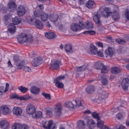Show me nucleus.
Instances as JSON below:
<instances>
[{
  "label": "nucleus",
  "mask_w": 129,
  "mask_h": 129,
  "mask_svg": "<svg viewBox=\"0 0 129 129\" xmlns=\"http://www.w3.org/2000/svg\"><path fill=\"white\" fill-rule=\"evenodd\" d=\"M105 12L107 15L105 17H108L110 16L111 14L112 13V12L111 11L110 9L108 7H106L104 9V11H102L100 9L97 12L95 13L93 16V19L96 24L101 26L102 25V22L100 18L102 15L105 16L104 14V12Z\"/></svg>",
  "instance_id": "nucleus-1"
},
{
  "label": "nucleus",
  "mask_w": 129,
  "mask_h": 129,
  "mask_svg": "<svg viewBox=\"0 0 129 129\" xmlns=\"http://www.w3.org/2000/svg\"><path fill=\"white\" fill-rule=\"evenodd\" d=\"M44 6L42 4L38 6L37 7V10L34 12V15L35 17L38 18L40 16L41 20L44 22L46 21L48 18V14L43 12Z\"/></svg>",
  "instance_id": "nucleus-2"
},
{
  "label": "nucleus",
  "mask_w": 129,
  "mask_h": 129,
  "mask_svg": "<svg viewBox=\"0 0 129 129\" xmlns=\"http://www.w3.org/2000/svg\"><path fill=\"white\" fill-rule=\"evenodd\" d=\"M17 40L18 43L21 44H23L25 42H31L33 41V39L32 36L31 35L21 33L18 36Z\"/></svg>",
  "instance_id": "nucleus-3"
},
{
  "label": "nucleus",
  "mask_w": 129,
  "mask_h": 129,
  "mask_svg": "<svg viewBox=\"0 0 129 129\" xmlns=\"http://www.w3.org/2000/svg\"><path fill=\"white\" fill-rule=\"evenodd\" d=\"M70 28L73 31L75 32L79 31L83 29V21L81 20H79V24L72 23L71 25Z\"/></svg>",
  "instance_id": "nucleus-4"
},
{
  "label": "nucleus",
  "mask_w": 129,
  "mask_h": 129,
  "mask_svg": "<svg viewBox=\"0 0 129 129\" xmlns=\"http://www.w3.org/2000/svg\"><path fill=\"white\" fill-rule=\"evenodd\" d=\"M62 64L61 60L57 59L52 60L50 68L52 70H57L59 69Z\"/></svg>",
  "instance_id": "nucleus-5"
},
{
  "label": "nucleus",
  "mask_w": 129,
  "mask_h": 129,
  "mask_svg": "<svg viewBox=\"0 0 129 129\" xmlns=\"http://www.w3.org/2000/svg\"><path fill=\"white\" fill-rule=\"evenodd\" d=\"M64 76H59L56 78L54 81L55 86L59 88H63L64 86V84L60 82V81L61 80L64 79Z\"/></svg>",
  "instance_id": "nucleus-6"
},
{
  "label": "nucleus",
  "mask_w": 129,
  "mask_h": 129,
  "mask_svg": "<svg viewBox=\"0 0 129 129\" xmlns=\"http://www.w3.org/2000/svg\"><path fill=\"white\" fill-rule=\"evenodd\" d=\"M17 14L19 16H22L25 14L26 10L23 6L19 5L17 9Z\"/></svg>",
  "instance_id": "nucleus-7"
},
{
  "label": "nucleus",
  "mask_w": 129,
  "mask_h": 129,
  "mask_svg": "<svg viewBox=\"0 0 129 129\" xmlns=\"http://www.w3.org/2000/svg\"><path fill=\"white\" fill-rule=\"evenodd\" d=\"M36 109L35 107L30 104L27 106L26 111L27 113L29 115H33Z\"/></svg>",
  "instance_id": "nucleus-8"
},
{
  "label": "nucleus",
  "mask_w": 129,
  "mask_h": 129,
  "mask_svg": "<svg viewBox=\"0 0 129 129\" xmlns=\"http://www.w3.org/2000/svg\"><path fill=\"white\" fill-rule=\"evenodd\" d=\"M62 109V107L61 104L58 103L55 106L54 111L57 116H59L61 115V114Z\"/></svg>",
  "instance_id": "nucleus-9"
},
{
  "label": "nucleus",
  "mask_w": 129,
  "mask_h": 129,
  "mask_svg": "<svg viewBox=\"0 0 129 129\" xmlns=\"http://www.w3.org/2000/svg\"><path fill=\"white\" fill-rule=\"evenodd\" d=\"M44 128L46 129H56V125L53 123V121L51 120L48 121V125L46 126L45 124L43 125Z\"/></svg>",
  "instance_id": "nucleus-10"
},
{
  "label": "nucleus",
  "mask_w": 129,
  "mask_h": 129,
  "mask_svg": "<svg viewBox=\"0 0 129 129\" xmlns=\"http://www.w3.org/2000/svg\"><path fill=\"white\" fill-rule=\"evenodd\" d=\"M129 80L128 78H124L122 82L121 85L124 90L125 91L128 90V88L129 86Z\"/></svg>",
  "instance_id": "nucleus-11"
},
{
  "label": "nucleus",
  "mask_w": 129,
  "mask_h": 129,
  "mask_svg": "<svg viewBox=\"0 0 129 129\" xmlns=\"http://www.w3.org/2000/svg\"><path fill=\"white\" fill-rule=\"evenodd\" d=\"M114 49L110 47H109L105 51V55L106 57H112L114 55Z\"/></svg>",
  "instance_id": "nucleus-12"
},
{
  "label": "nucleus",
  "mask_w": 129,
  "mask_h": 129,
  "mask_svg": "<svg viewBox=\"0 0 129 129\" xmlns=\"http://www.w3.org/2000/svg\"><path fill=\"white\" fill-rule=\"evenodd\" d=\"M42 60L41 57H38L33 60L32 65L34 67L38 66L42 63Z\"/></svg>",
  "instance_id": "nucleus-13"
},
{
  "label": "nucleus",
  "mask_w": 129,
  "mask_h": 129,
  "mask_svg": "<svg viewBox=\"0 0 129 129\" xmlns=\"http://www.w3.org/2000/svg\"><path fill=\"white\" fill-rule=\"evenodd\" d=\"M98 99L100 101L105 100L108 96V92L106 91H103L101 93L99 94Z\"/></svg>",
  "instance_id": "nucleus-14"
},
{
  "label": "nucleus",
  "mask_w": 129,
  "mask_h": 129,
  "mask_svg": "<svg viewBox=\"0 0 129 129\" xmlns=\"http://www.w3.org/2000/svg\"><path fill=\"white\" fill-rule=\"evenodd\" d=\"M11 99H16L20 100L26 101L29 99L27 97L24 96H19L18 95L15 94H12L10 96Z\"/></svg>",
  "instance_id": "nucleus-15"
},
{
  "label": "nucleus",
  "mask_w": 129,
  "mask_h": 129,
  "mask_svg": "<svg viewBox=\"0 0 129 129\" xmlns=\"http://www.w3.org/2000/svg\"><path fill=\"white\" fill-rule=\"evenodd\" d=\"M0 110L5 115L9 113L10 110L9 108L6 106H2L0 107Z\"/></svg>",
  "instance_id": "nucleus-16"
},
{
  "label": "nucleus",
  "mask_w": 129,
  "mask_h": 129,
  "mask_svg": "<svg viewBox=\"0 0 129 129\" xmlns=\"http://www.w3.org/2000/svg\"><path fill=\"white\" fill-rule=\"evenodd\" d=\"M83 29L86 28L90 29H92L93 27V24L90 21H87L85 22L84 24L83 21Z\"/></svg>",
  "instance_id": "nucleus-17"
},
{
  "label": "nucleus",
  "mask_w": 129,
  "mask_h": 129,
  "mask_svg": "<svg viewBox=\"0 0 129 129\" xmlns=\"http://www.w3.org/2000/svg\"><path fill=\"white\" fill-rule=\"evenodd\" d=\"M8 31L11 34H14L16 31V27L13 23H11L8 26Z\"/></svg>",
  "instance_id": "nucleus-18"
},
{
  "label": "nucleus",
  "mask_w": 129,
  "mask_h": 129,
  "mask_svg": "<svg viewBox=\"0 0 129 129\" xmlns=\"http://www.w3.org/2000/svg\"><path fill=\"white\" fill-rule=\"evenodd\" d=\"M90 51L91 53L93 55L97 54L98 49L97 48L92 44H91L90 45Z\"/></svg>",
  "instance_id": "nucleus-19"
},
{
  "label": "nucleus",
  "mask_w": 129,
  "mask_h": 129,
  "mask_svg": "<svg viewBox=\"0 0 129 129\" xmlns=\"http://www.w3.org/2000/svg\"><path fill=\"white\" fill-rule=\"evenodd\" d=\"M0 125L1 128L3 129H6L8 127L9 124L7 120H3L0 122Z\"/></svg>",
  "instance_id": "nucleus-20"
},
{
  "label": "nucleus",
  "mask_w": 129,
  "mask_h": 129,
  "mask_svg": "<svg viewBox=\"0 0 129 129\" xmlns=\"http://www.w3.org/2000/svg\"><path fill=\"white\" fill-rule=\"evenodd\" d=\"M95 87L93 85L88 86L85 89V91L88 94H91L95 90Z\"/></svg>",
  "instance_id": "nucleus-21"
},
{
  "label": "nucleus",
  "mask_w": 129,
  "mask_h": 129,
  "mask_svg": "<svg viewBox=\"0 0 129 129\" xmlns=\"http://www.w3.org/2000/svg\"><path fill=\"white\" fill-rule=\"evenodd\" d=\"M9 10L13 12L17 7L16 4L14 2H10L8 4Z\"/></svg>",
  "instance_id": "nucleus-22"
},
{
  "label": "nucleus",
  "mask_w": 129,
  "mask_h": 129,
  "mask_svg": "<svg viewBox=\"0 0 129 129\" xmlns=\"http://www.w3.org/2000/svg\"><path fill=\"white\" fill-rule=\"evenodd\" d=\"M13 111L14 114L17 116L20 115L22 111L21 108L18 107H14L13 109Z\"/></svg>",
  "instance_id": "nucleus-23"
},
{
  "label": "nucleus",
  "mask_w": 129,
  "mask_h": 129,
  "mask_svg": "<svg viewBox=\"0 0 129 129\" xmlns=\"http://www.w3.org/2000/svg\"><path fill=\"white\" fill-rule=\"evenodd\" d=\"M86 6L88 8L92 9L95 7V5L94 2L91 0H89L87 2Z\"/></svg>",
  "instance_id": "nucleus-24"
},
{
  "label": "nucleus",
  "mask_w": 129,
  "mask_h": 129,
  "mask_svg": "<svg viewBox=\"0 0 129 129\" xmlns=\"http://www.w3.org/2000/svg\"><path fill=\"white\" fill-rule=\"evenodd\" d=\"M33 117L36 118H41L43 117L42 112L40 111H35L32 116Z\"/></svg>",
  "instance_id": "nucleus-25"
},
{
  "label": "nucleus",
  "mask_w": 129,
  "mask_h": 129,
  "mask_svg": "<svg viewBox=\"0 0 129 129\" xmlns=\"http://www.w3.org/2000/svg\"><path fill=\"white\" fill-rule=\"evenodd\" d=\"M31 92L34 94H37L39 93L40 91L39 88L36 86L32 87L30 90Z\"/></svg>",
  "instance_id": "nucleus-26"
},
{
  "label": "nucleus",
  "mask_w": 129,
  "mask_h": 129,
  "mask_svg": "<svg viewBox=\"0 0 129 129\" xmlns=\"http://www.w3.org/2000/svg\"><path fill=\"white\" fill-rule=\"evenodd\" d=\"M112 13H113L112 16L113 20L115 21L118 20L120 18L118 12L115 10L114 12L113 11Z\"/></svg>",
  "instance_id": "nucleus-27"
},
{
  "label": "nucleus",
  "mask_w": 129,
  "mask_h": 129,
  "mask_svg": "<svg viewBox=\"0 0 129 129\" xmlns=\"http://www.w3.org/2000/svg\"><path fill=\"white\" fill-rule=\"evenodd\" d=\"M12 21L14 25H17L21 23V19L19 16H16L12 19Z\"/></svg>",
  "instance_id": "nucleus-28"
},
{
  "label": "nucleus",
  "mask_w": 129,
  "mask_h": 129,
  "mask_svg": "<svg viewBox=\"0 0 129 129\" xmlns=\"http://www.w3.org/2000/svg\"><path fill=\"white\" fill-rule=\"evenodd\" d=\"M35 23V26L38 28L41 29L43 28V24L40 20L39 19L36 20Z\"/></svg>",
  "instance_id": "nucleus-29"
},
{
  "label": "nucleus",
  "mask_w": 129,
  "mask_h": 129,
  "mask_svg": "<svg viewBox=\"0 0 129 129\" xmlns=\"http://www.w3.org/2000/svg\"><path fill=\"white\" fill-rule=\"evenodd\" d=\"M58 18V15L56 14L51 15L49 17V19L52 22H55Z\"/></svg>",
  "instance_id": "nucleus-30"
},
{
  "label": "nucleus",
  "mask_w": 129,
  "mask_h": 129,
  "mask_svg": "<svg viewBox=\"0 0 129 129\" xmlns=\"http://www.w3.org/2000/svg\"><path fill=\"white\" fill-rule=\"evenodd\" d=\"M45 36L47 38L51 39L54 38L56 36V35L53 32H49L46 33Z\"/></svg>",
  "instance_id": "nucleus-31"
},
{
  "label": "nucleus",
  "mask_w": 129,
  "mask_h": 129,
  "mask_svg": "<svg viewBox=\"0 0 129 129\" xmlns=\"http://www.w3.org/2000/svg\"><path fill=\"white\" fill-rule=\"evenodd\" d=\"M77 126L80 129H83L85 128V123L83 120H80L78 122Z\"/></svg>",
  "instance_id": "nucleus-32"
},
{
  "label": "nucleus",
  "mask_w": 129,
  "mask_h": 129,
  "mask_svg": "<svg viewBox=\"0 0 129 129\" xmlns=\"http://www.w3.org/2000/svg\"><path fill=\"white\" fill-rule=\"evenodd\" d=\"M104 64L101 61H99L95 63V68L97 69L101 70Z\"/></svg>",
  "instance_id": "nucleus-33"
},
{
  "label": "nucleus",
  "mask_w": 129,
  "mask_h": 129,
  "mask_svg": "<svg viewBox=\"0 0 129 129\" xmlns=\"http://www.w3.org/2000/svg\"><path fill=\"white\" fill-rule=\"evenodd\" d=\"M15 64L16 65L17 68L18 69H21L24 66V62L23 61H19L16 63Z\"/></svg>",
  "instance_id": "nucleus-34"
},
{
  "label": "nucleus",
  "mask_w": 129,
  "mask_h": 129,
  "mask_svg": "<svg viewBox=\"0 0 129 129\" xmlns=\"http://www.w3.org/2000/svg\"><path fill=\"white\" fill-rule=\"evenodd\" d=\"M72 48V46L70 44L67 43L66 44L64 48L66 52L68 53L71 51Z\"/></svg>",
  "instance_id": "nucleus-35"
},
{
  "label": "nucleus",
  "mask_w": 129,
  "mask_h": 129,
  "mask_svg": "<svg viewBox=\"0 0 129 129\" xmlns=\"http://www.w3.org/2000/svg\"><path fill=\"white\" fill-rule=\"evenodd\" d=\"M121 69L120 68L116 67H114L112 68L111 72L112 74H117L119 73Z\"/></svg>",
  "instance_id": "nucleus-36"
},
{
  "label": "nucleus",
  "mask_w": 129,
  "mask_h": 129,
  "mask_svg": "<svg viewBox=\"0 0 129 129\" xmlns=\"http://www.w3.org/2000/svg\"><path fill=\"white\" fill-rule=\"evenodd\" d=\"M101 78L102 79L101 82L102 84L104 85H107L108 84V81L106 76L104 75H102L101 76Z\"/></svg>",
  "instance_id": "nucleus-37"
},
{
  "label": "nucleus",
  "mask_w": 129,
  "mask_h": 129,
  "mask_svg": "<svg viewBox=\"0 0 129 129\" xmlns=\"http://www.w3.org/2000/svg\"><path fill=\"white\" fill-rule=\"evenodd\" d=\"M45 112L47 116L50 117L53 115L52 109L51 108H47L45 109Z\"/></svg>",
  "instance_id": "nucleus-38"
},
{
  "label": "nucleus",
  "mask_w": 129,
  "mask_h": 129,
  "mask_svg": "<svg viewBox=\"0 0 129 129\" xmlns=\"http://www.w3.org/2000/svg\"><path fill=\"white\" fill-rule=\"evenodd\" d=\"M109 69V68L108 66H104L103 65V66L101 69V72L102 73H106L108 72Z\"/></svg>",
  "instance_id": "nucleus-39"
},
{
  "label": "nucleus",
  "mask_w": 129,
  "mask_h": 129,
  "mask_svg": "<svg viewBox=\"0 0 129 129\" xmlns=\"http://www.w3.org/2000/svg\"><path fill=\"white\" fill-rule=\"evenodd\" d=\"M91 115L94 118L97 119V121L100 120V118L99 116V114L97 113L96 112H92Z\"/></svg>",
  "instance_id": "nucleus-40"
},
{
  "label": "nucleus",
  "mask_w": 129,
  "mask_h": 129,
  "mask_svg": "<svg viewBox=\"0 0 129 129\" xmlns=\"http://www.w3.org/2000/svg\"><path fill=\"white\" fill-rule=\"evenodd\" d=\"M76 103V105L78 107H80L82 106V102L83 101L81 100L80 98L76 99L75 100Z\"/></svg>",
  "instance_id": "nucleus-41"
},
{
  "label": "nucleus",
  "mask_w": 129,
  "mask_h": 129,
  "mask_svg": "<svg viewBox=\"0 0 129 129\" xmlns=\"http://www.w3.org/2000/svg\"><path fill=\"white\" fill-rule=\"evenodd\" d=\"M87 68L86 65H84L82 66L77 68V70L78 71L81 72L84 71Z\"/></svg>",
  "instance_id": "nucleus-42"
},
{
  "label": "nucleus",
  "mask_w": 129,
  "mask_h": 129,
  "mask_svg": "<svg viewBox=\"0 0 129 129\" xmlns=\"http://www.w3.org/2000/svg\"><path fill=\"white\" fill-rule=\"evenodd\" d=\"M7 11V8L3 5H0V12L3 13H6Z\"/></svg>",
  "instance_id": "nucleus-43"
},
{
  "label": "nucleus",
  "mask_w": 129,
  "mask_h": 129,
  "mask_svg": "<svg viewBox=\"0 0 129 129\" xmlns=\"http://www.w3.org/2000/svg\"><path fill=\"white\" fill-rule=\"evenodd\" d=\"M18 89L21 92L23 93H26L28 90L27 88H25L22 86H19Z\"/></svg>",
  "instance_id": "nucleus-44"
},
{
  "label": "nucleus",
  "mask_w": 129,
  "mask_h": 129,
  "mask_svg": "<svg viewBox=\"0 0 129 129\" xmlns=\"http://www.w3.org/2000/svg\"><path fill=\"white\" fill-rule=\"evenodd\" d=\"M87 123L88 125L89 126V127H91V125H94L95 122L93 119H89L88 120Z\"/></svg>",
  "instance_id": "nucleus-45"
},
{
  "label": "nucleus",
  "mask_w": 129,
  "mask_h": 129,
  "mask_svg": "<svg viewBox=\"0 0 129 129\" xmlns=\"http://www.w3.org/2000/svg\"><path fill=\"white\" fill-rule=\"evenodd\" d=\"M21 125L20 124H15L12 127L13 129H21Z\"/></svg>",
  "instance_id": "nucleus-46"
},
{
  "label": "nucleus",
  "mask_w": 129,
  "mask_h": 129,
  "mask_svg": "<svg viewBox=\"0 0 129 129\" xmlns=\"http://www.w3.org/2000/svg\"><path fill=\"white\" fill-rule=\"evenodd\" d=\"M13 60L15 64L21 60L19 59V57L17 55H14L13 56Z\"/></svg>",
  "instance_id": "nucleus-47"
},
{
  "label": "nucleus",
  "mask_w": 129,
  "mask_h": 129,
  "mask_svg": "<svg viewBox=\"0 0 129 129\" xmlns=\"http://www.w3.org/2000/svg\"><path fill=\"white\" fill-rule=\"evenodd\" d=\"M42 94L46 99L48 100H50L51 99L50 96L49 94L46 93L45 92H43L42 93Z\"/></svg>",
  "instance_id": "nucleus-48"
},
{
  "label": "nucleus",
  "mask_w": 129,
  "mask_h": 129,
  "mask_svg": "<svg viewBox=\"0 0 129 129\" xmlns=\"http://www.w3.org/2000/svg\"><path fill=\"white\" fill-rule=\"evenodd\" d=\"M116 42L120 44L124 45L126 43V41L124 40L118 39L116 40Z\"/></svg>",
  "instance_id": "nucleus-49"
},
{
  "label": "nucleus",
  "mask_w": 129,
  "mask_h": 129,
  "mask_svg": "<svg viewBox=\"0 0 129 129\" xmlns=\"http://www.w3.org/2000/svg\"><path fill=\"white\" fill-rule=\"evenodd\" d=\"M98 121V124L97 126L99 128H102V127L103 126V124H104V122L102 121Z\"/></svg>",
  "instance_id": "nucleus-50"
},
{
  "label": "nucleus",
  "mask_w": 129,
  "mask_h": 129,
  "mask_svg": "<svg viewBox=\"0 0 129 129\" xmlns=\"http://www.w3.org/2000/svg\"><path fill=\"white\" fill-rule=\"evenodd\" d=\"M66 105L69 108H73L74 107V105L71 102H68L66 103Z\"/></svg>",
  "instance_id": "nucleus-51"
},
{
  "label": "nucleus",
  "mask_w": 129,
  "mask_h": 129,
  "mask_svg": "<svg viewBox=\"0 0 129 129\" xmlns=\"http://www.w3.org/2000/svg\"><path fill=\"white\" fill-rule=\"evenodd\" d=\"M96 54H97V55L101 57H104L103 51L102 50H100L98 51H97Z\"/></svg>",
  "instance_id": "nucleus-52"
},
{
  "label": "nucleus",
  "mask_w": 129,
  "mask_h": 129,
  "mask_svg": "<svg viewBox=\"0 0 129 129\" xmlns=\"http://www.w3.org/2000/svg\"><path fill=\"white\" fill-rule=\"evenodd\" d=\"M23 70L26 72H29L31 71V69L30 67H24L23 68Z\"/></svg>",
  "instance_id": "nucleus-53"
},
{
  "label": "nucleus",
  "mask_w": 129,
  "mask_h": 129,
  "mask_svg": "<svg viewBox=\"0 0 129 129\" xmlns=\"http://www.w3.org/2000/svg\"><path fill=\"white\" fill-rule=\"evenodd\" d=\"M125 14L126 18L129 21V10H128V9H126V10Z\"/></svg>",
  "instance_id": "nucleus-54"
},
{
  "label": "nucleus",
  "mask_w": 129,
  "mask_h": 129,
  "mask_svg": "<svg viewBox=\"0 0 129 129\" xmlns=\"http://www.w3.org/2000/svg\"><path fill=\"white\" fill-rule=\"evenodd\" d=\"M122 117V115L121 113H119L116 115V117L118 119H120Z\"/></svg>",
  "instance_id": "nucleus-55"
},
{
  "label": "nucleus",
  "mask_w": 129,
  "mask_h": 129,
  "mask_svg": "<svg viewBox=\"0 0 129 129\" xmlns=\"http://www.w3.org/2000/svg\"><path fill=\"white\" fill-rule=\"evenodd\" d=\"M21 129H28V126L25 124L21 125Z\"/></svg>",
  "instance_id": "nucleus-56"
},
{
  "label": "nucleus",
  "mask_w": 129,
  "mask_h": 129,
  "mask_svg": "<svg viewBox=\"0 0 129 129\" xmlns=\"http://www.w3.org/2000/svg\"><path fill=\"white\" fill-rule=\"evenodd\" d=\"M96 44L99 47L102 48L103 47V43L101 42H98L96 43Z\"/></svg>",
  "instance_id": "nucleus-57"
},
{
  "label": "nucleus",
  "mask_w": 129,
  "mask_h": 129,
  "mask_svg": "<svg viewBox=\"0 0 129 129\" xmlns=\"http://www.w3.org/2000/svg\"><path fill=\"white\" fill-rule=\"evenodd\" d=\"M10 16V15L9 14L6 15L4 16V19L6 21L8 20Z\"/></svg>",
  "instance_id": "nucleus-58"
},
{
  "label": "nucleus",
  "mask_w": 129,
  "mask_h": 129,
  "mask_svg": "<svg viewBox=\"0 0 129 129\" xmlns=\"http://www.w3.org/2000/svg\"><path fill=\"white\" fill-rule=\"evenodd\" d=\"M95 32L93 30L89 31V34L91 35H93L95 34Z\"/></svg>",
  "instance_id": "nucleus-59"
},
{
  "label": "nucleus",
  "mask_w": 129,
  "mask_h": 129,
  "mask_svg": "<svg viewBox=\"0 0 129 129\" xmlns=\"http://www.w3.org/2000/svg\"><path fill=\"white\" fill-rule=\"evenodd\" d=\"M45 24L46 26L47 27H48L49 28H50L51 26L50 24L48 22H46L45 23Z\"/></svg>",
  "instance_id": "nucleus-60"
},
{
  "label": "nucleus",
  "mask_w": 129,
  "mask_h": 129,
  "mask_svg": "<svg viewBox=\"0 0 129 129\" xmlns=\"http://www.w3.org/2000/svg\"><path fill=\"white\" fill-rule=\"evenodd\" d=\"M85 0H79V2L80 5L84 4L85 2Z\"/></svg>",
  "instance_id": "nucleus-61"
},
{
  "label": "nucleus",
  "mask_w": 129,
  "mask_h": 129,
  "mask_svg": "<svg viewBox=\"0 0 129 129\" xmlns=\"http://www.w3.org/2000/svg\"><path fill=\"white\" fill-rule=\"evenodd\" d=\"M8 64L9 67L12 68L13 67V65L11 64V62L10 60H9L8 62Z\"/></svg>",
  "instance_id": "nucleus-62"
},
{
  "label": "nucleus",
  "mask_w": 129,
  "mask_h": 129,
  "mask_svg": "<svg viewBox=\"0 0 129 129\" xmlns=\"http://www.w3.org/2000/svg\"><path fill=\"white\" fill-rule=\"evenodd\" d=\"M84 114H90L91 113V112L90 110H86L85 111H84L83 113Z\"/></svg>",
  "instance_id": "nucleus-63"
},
{
  "label": "nucleus",
  "mask_w": 129,
  "mask_h": 129,
  "mask_svg": "<svg viewBox=\"0 0 129 129\" xmlns=\"http://www.w3.org/2000/svg\"><path fill=\"white\" fill-rule=\"evenodd\" d=\"M101 129H110L107 126H106L105 125H104L103 126L102 128Z\"/></svg>",
  "instance_id": "nucleus-64"
}]
</instances>
